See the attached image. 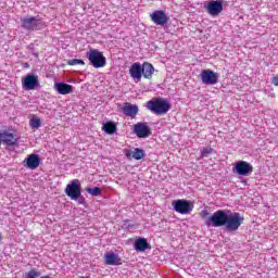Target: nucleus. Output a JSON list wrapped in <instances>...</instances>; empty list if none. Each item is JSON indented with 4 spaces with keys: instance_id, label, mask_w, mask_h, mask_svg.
Listing matches in <instances>:
<instances>
[{
    "instance_id": "18",
    "label": "nucleus",
    "mask_w": 278,
    "mask_h": 278,
    "mask_svg": "<svg viewBox=\"0 0 278 278\" xmlns=\"http://www.w3.org/2000/svg\"><path fill=\"white\" fill-rule=\"evenodd\" d=\"M54 88L59 94H71L75 90V87L64 81L55 83Z\"/></svg>"
},
{
    "instance_id": "22",
    "label": "nucleus",
    "mask_w": 278,
    "mask_h": 278,
    "mask_svg": "<svg viewBox=\"0 0 278 278\" xmlns=\"http://www.w3.org/2000/svg\"><path fill=\"white\" fill-rule=\"evenodd\" d=\"M86 192H88V194H91V197H101L103 194V190H101L100 187L86 188Z\"/></svg>"
},
{
    "instance_id": "19",
    "label": "nucleus",
    "mask_w": 278,
    "mask_h": 278,
    "mask_svg": "<svg viewBox=\"0 0 278 278\" xmlns=\"http://www.w3.org/2000/svg\"><path fill=\"white\" fill-rule=\"evenodd\" d=\"M141 70L142 77H144V79H152L153 73H155V67H153V64L144 62L143 64H141Z\"/></svg>"
},
{
    "instance_id": "29",
    "label": "nucleus",
    "mask_w": 278,
    "mask_h": 278,
    "mask_svg": "<svg viewBox=\"0 0 278 278\" xmlns=\"http://www.w3.org/2000/svg\"><path fill=\"white\" fill-rule=\"evenodd\" d=\"M134 227H136V225L134 224H130V220L129 219H125L123 222V229H134Z\"/></svg>"
},
{
    "instance_id": "23",
    "label": "nucleus",
    "mask_w": 278,
    "mask_h": 278,
    "mask_svg": "<svg viewBox=\"0 0 278 278\" xmlns=\"http://www.w3.org/2000/svg\"><path fill=\"white\" fill-rule=\"evenodd\" d=\"M38 277H40V271H38L36 268H33L25 274V278H38Z\"/></svg>"
},
{
    "instance_id": "7",
    "label": "nucleus",
    "mask_w": 278,
    "mask_h": 278,
    "mask_svg": "<svg viewBox=\"0 0 278 278\" xmlns=\"http://www.w3.org/2000/svg\"><path fill=\"white\" fill-rule=\"evenodd\" d=\"M204 10L210 16H219L223 12V0H211L204 4Z\"/></svg>"
},
{
    "instance_id": "31",
    "label": "nucleus",
    "mask_w": 278,
    "mask_h": 278,
    "mask_svg": "<svg viewBox=\"0 0 278 278\" xmlns=\"http://www.w3.org/2000/svg\"><path fill=\"white\" fill-rule=\"evenodd\" d=\"M3 240V235L0 231V242Z\"/></svg>"
},
{
    "instance_id": "3",
    "label": "nucleus",
    "mask_w": 278,
    "mask_h": 278,
    "mask_svg": "<svg viewBox=\"0 0 278 278\" xmlns=\"http://www.w3.org/2000/svg\"><path fill=\"white\" fill-rule=\"evenodd\" d=\"M21 27L26 31H40L45 29V22H42L38 16H29L21 18Z\"/></svg>"
},
{
    "instance_id": "20",
    "label": "nucleus",
    "mask_w": 278,
    "mask_h": 278,
    "mask_svg": "<svg viewBox=\"0 0 278 278\" xmlns=\"http://www.w3.org/2000/svg\"><path fill=\"white\" fill-rule=\"evenodd\" d=\"M117 129L118 128L116 127L115 123L112 121L105 122L102 125V131H104V134H108L109 136H113V134H116Z\"/></svg>"
},
{
    "instance_id": "21",
    "label": "nucleus",
    "mask_w": 278,
    "mask_h": 278,
    "mask_svg": "<svg viewBox=\"0 0 278 278\" xmlns=\"http://www.w3.org/2000/svg\"><path fill=\"white\" fill-rule=\"evenodd\" d=\"M147 155V152L140 148H135L134 151H131V157L132 160H142Z\"/></svg>"
},
{
    "instance_id": "11",
    "label": "nucleus",
    "mask_w": 278,
    "mask_h": 278,
    "mask_svg": "<svg viewBox=\"0 0 278 278\" xmlns=\"http://www.w3.org/2000/svg\"><path fill=\"white\" fill-rule=\"evenodd\" d=\"M134 134H136L137 138H149L151 136V127L147 125V123H137L134 125Z\"/></svg>"
},
{
    "instance_id": "4",
    "label": "nucleus",
    "mask_w": 278,
    "mask_h": 278,
    "mask_svg": "<svg viewBox=\"0 0 278 278\" xmlns=\"http://www.w3.org/2000/svg\"><path fill=\"white\" fill-rule=\"evenodd\" d=\"M86 58L89 60V64L93 66V68H103L108 64V59L103 55V52L98 49H90L86 52Z\"/></svg>"
},
{
    "instance_id": "6",
    "label": "nucleus",
    "mask_w": 278,
    "mask_h": 278,
    "mask_svg": "<svg viewBox=\"0 0 278 278\" xmlns=\"http://www.w3.org/2000/svg\"><path fill=\"white\" fill-rule=\"evenodd\" d=\"M232 173L240 175L241 177H249L253 173V165L247 161H238L235 163Z\"/></svg>"
},
{
    "instance_id": "25",
    "label": "nucleus",
    "mask_w": 278,
    "mask_h": 278,
    "mask_svg": "<svg viewBox=\"0 0 278 278\" xmlns=\"http://www.w3.org/2000/svg\"><path fill=\"white\" fill-rule=\"evenodd\" d=\"M72 201H77L78 205H87L86 198L80 193L76 195V198L72 199Z\"/></svg>"
},
{
    "instance_id": "1",
    "label": "nucleus",
    "mask_w": 278,
    "mask_h": 278,
    "mask_svg": "<svg viewBox=\"0 0 278 278\" xmlns=\"http://www.w3.org/2000/svg\"><path fill=\"white\" fill-rule=\"evenodd\" d=\"M202 218H205L204 225L208 228L223 227L228 233H236L244 223V217L238 212H231V210H217L211 216L207 210H203Z\"/></svg>"
},
{
    "instance_id": "14",
    "label": "nucleus",
    "mask_w": 278,
    "mask_h": 278,
    "mask_svg": "<svg viewBox=\"0 0 278 278\" xmlns=\"http://www.w3.org/2000/svg\"><path fill=\"white\" fill-rule=\"evenodd\" d=\"M104 263L106 266H121L123 265V258H121L118 254L114 252H106L104 254Z\"/></svg>"
},
{
    "instance_id": "15",
    "label": "nucleus",
    "mask_w": 278,
    "mask_h": 278,
    "mask_svg": "<svg viewBox=\"0 0 278 278\" xmlns=\"http://www.w3.org/2000/svg\"><path fill=\"white\" fill-rule=\"evenodd\" d=\"M129 75L137 83L142 81V64L140 62L132 63L129 68Z\"/></svg>"
},
{
    "instance_id": "12",
    "label": "nucleus",
    "mask_w": 278,
    "mask_h": 278,
    "mask_svg": "<svg viewBox=\"0 0 278 278\" xmlns=\"http://www.w3.org/2000/svg\"><path fill=\"white\" fill-rule=\"evenodd\" d=\"M150 16L151 21L161 27H164V25L170 21V17H168V15H166V13L162 10L154 11Z\"/></svg>"
},
{
    "instance_id": "26",
    "label": "nucleus",
    "mask_w": 278,
    "mask_h": 278,
    "mask_svg": "<svg viewBox=\"0 0 278 278\" xmlns=\"http://www.w3.org/2000/svg\"><path fill=\"white\" fill-rule=\"evenodd\" d=\"M29 125L33 129H40V125H41L40 118H31L29 121Z\"/></svg>"
},
{
    "instance_id": "8",
    "label": "nucleus",
    "mask_w": 278,
    "mask_h": 278,
    "mask_svg": "<svg viewBox=\"0 0 278 278\" xmlns=\"http://www.w3.org/2000/svg\"><path fill=\"white\" fill-rule=\"evenodd\" d=\"M200 79L205 86H216L218 84V73L212 70H203Z\"/></svg>"
},
{
    "instance_id": "27",
    "label": "nucleus",
    "mask_w": 278,
    "mask_h": 278,
    "mask_svg": "<svg viewBox=\"0 0 278 278\" xmlns=\"http://www.w3.org/2000/svg\"><path fill=\"white\" fill-rule=\"evenodd\" d=\"M212 153H214V149L211 148V147H206V148L202 149L201 156L202 157H208L210 155H212Z\"/></svg>"
},
{
    "instance_id": "24",
    "label": "nucleus",
    "mask_w": 278,
    "mask_h": 278,
    "mask_svg": "<svg viewBox=\"0 0 278 278\" xmlns=\"http://www.w3.org/2000/svg\"><path fill=\"white\" fill-rule=\"evenodd\" d=\"M68 66H77V64H80L81 66H84L86 64V62H84V60L81 59H72L67 61Z\"/></svg>"
},
{
    "instance_id": "5",
    "label": "nucleus",
    "mask_w": 278,
    "mask_h": 278,
    "mask_svg": "<svg viewBox=\"0 0 278 278\" xmlns=\"http://www.w3.org/2000/svg\"><path fill=\"white\" fill-rule=\"evenodd\" d=\"M172 205L178 214H190L194 208V204H192V202L184 199L173 201Z\"/></svg>"
},
{
    "instance_id": "16",
    "label": "nucleus",
    "mask_w": 278,
    "mask_h": 278,
    "mask_svg": "<svg viewBox=\"0 0 278 278\" xmlns=\"http://www.w3.org/2000/svg\"><path fill=\"white\" fill-rule=\"evenodd\" d=\"M134 249L137 251V253H144V251H148L151 249V244L147 240V238L139 237L134 242Z\"/></svg>"
},
{
    "instance_id": "2",
    "label": "nucleus",
    "mask_w": 278,
    "mask_h": 278,
    "mask_svg": "<svg viewBox=\"0 0 278 278\" xmlns=\"http://www.w3.org/2000/svg\"><path fill=\"white\" fill-rule=\"evenodd\" d=\"M147 110H150L152 114H156V116H164V114H168L170 112V102L164 98H152L146 104Z\"/></svg>"
},
{
    "instance_id": "9",
    "label": "nucleus",
    "mask_w": 278,
    "mask_h": 278,
    "mask_svg": "<svg viewBox=\"0 0 278 278\" xmlns=\"http://www.w3.org/2000/svg\"><path fill=\"white\" fill-rule=\"evenodd\" d=\"M81 192V181L79 179H73L67 184L65 188V194L73 201L74 198L78 197Z\"/></svg>"
},
{
    "instance_id": "30",
    "label": "nucleus",
    "mask_w": 278,
    "mask_h": 278,
    "mask_svg": "<svg viewBox=\"0 0 278 278\" xmlns=\"http://www.w3.org/2000/svg\"><path fill=\"white\" fill-rule=\"evenodd\" d=\"M271 84L274 86H278V76H275L273 79H271Z\"/></svg>"
},
{
    "instance_id": "10",
    "label": "nucleus",
    "mask_w": 278,
    "mask_h": 278,
    "mask_svg": "<svg viewBox=\"0 0 278 278\" xmlns=\"http://www.w3.org/2000/svg\"><path fill=\"white\" fill-rule=\"evenodd\" d=\"M22 86L24 90H36L40 84L38 83V75L27 74L22 79Z\"/></svg>"
},
{
    "instance_id": "28",
    "label": "nucleus",
    "mask_w": 278,
    "mask_h": 278,
    "mask_svg": "<svg viewBox=\"0 0 278 278\" xmlns=\"http://www.w3.org/2000/svg\"><path fill=\"white\" fill-rule=\"evenodd\" d=\"M27 49L35 58H38V52L36 51V46L34 43L28 45Z\"/></svg>"
},
{
    "instance_id": "32",
    "label": "nucleus",
    "mask_w": 278,
    "mask_h": 278,
    "mask_svg": "<svg viewBox=\"0 0 278 278\" xmlns=\"http://www.w3.org/2000/svg\"><path fill=\"white\" fill-rule=\"evenodd\" d=\"M25 67H26V68H29V64H28V63H25Z\"/></svg>"
},
{
    "instance_id": "17",
    "label": "nucleus",
    "mask_w": 278,
    "mask_h": 278,
    "mask_svg": "<svg viewBox=\"0 0 278 278\" xmlns=\"http://www.w3.org/2000/svg\"><path fill=\"white\" fill-rule=\"evenodd\" d=\"M138 105L137 104H131L129 102H125L122 112L125 116H129L130 118H136L138 116Z\"/></svg>"
},
{
    "instance_id": "13",
    "label": "nucleus",
    "mask_w": 278,
    "mask_h": 278,
    "mask_svg": "<svg viewBox=\"0 0 278 278\" xmlns=\"http://www.w3.org/2000/svg\"><path fill=\"white\" fill-rule=\"evenodd\" d=\"M40 155L36 153L28 154L27 157L24 160V167L29 168V170H36L38 166H40Z\"/></svg>"
}]
</instances>
